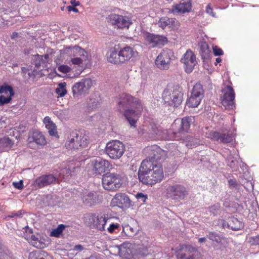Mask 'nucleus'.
<instances>
[{
    "label": "nucleus",
    "mask_w": 259,
    "mask_h": 259,
    "mask_svg": "<svg viewBox=\"0 0 259 259\" xmlns=\"http://www.w3.org/2000/svg\"><path fill=\"white\" fill-rule=\"evenodd\" d=\"M138 179L144 185H153L163 178V171L160 163H155L145 159L142 162L138 172Z\"/></svg>",
    "instance_id": "f257e3e1"
},
{
    "label": "nucleus",
    "mask_w": 259,
    "mask_h": 259,
    "mask_svg": "<svg viewBox=\"0 0 259 259\" xmlns=\"http://www.w3.org/2000/svg\"><path fill=\"white\" fill-rule=\"evenodd\" d=\"M117 110L122 113H140L147 111L141 101L131 95L122 93L115 99Z\"/></svg>",
    "instance_id": "f03ea898"
},
{
    "label": "nucleus",
    "mask_w": 259,
    "mask_h": 259,
    "mask_svg": "<svg viewBox=\"0 0 259 259\" xmlns=\"http://www.w3.org/2000/svg\"><path fill=\"white\" fill-rule=\"evenodd\" d=\"M136 53L133 48L126 46L120 48L116 45L111 48L107 54V60L113 64L124 63L128 61Z\"/></svg>",
    "instance_id": "7ed1b4c3"
},
{
    "label": "nucleus",
    "mask_w": 259,
    "mask_h": 259,
    "mask_svg": "<svg viewBox=\"0 0 259 259\" xmlns=\"http://www.w3.org/2000/svg\"><path fill=\"white\" fill-rule=\"evenodd\" d=\"M89 144L88 136L77 131L70 133L65 146L67 149L74 151L85 148Z\"/></svg>",
    "instance_id": "20e7f679"
},
{
    "label": "nucleus",
    "mask_w": 259,
    "mask_h": 259,
    "mask_svg": "<svg viewBox=\"0 0 259 259\" xmlns=\"http://www.w3.org/2000/svg\"><path fill=\"white\" fill-rule=\"evenodd\" d=\"M183 97V89L178 85L165 89L162 94L164 102L174 107H177L181 104Z\"/></svg>",
    "instance_id": "39448f33"
},
{
    "label": "nucleus",
    "mask_w": 259,
    "mask_h": 259,
    "mask_svg": "<svg viewBox=\"0 0 259 259\" xmlns=\"http://www.w3.org/2000/svg\"><path fill=\"white\" fill-rule=\"evenodd\" d=\"M122 177L114 172H107L103 176L102 185L108 191H116L122 185Z\"/></svg>",
    "instance_id": "423d86ee"
},
{
    "label": "nucleus",
    "mask_w": 259,
    "mask_h": 259,
    "mask_svg": "<svg viewBox=\"0 0 259 259\" xmlns=\"http://www.w3.org/2000/svg\"><path fill=\"white\" fill-rule=\"evenodd\" d=\"M124 145L118 140L108 142L105 148L106 153L113 159L120 158L124 153Z\"/></svg>",
    "instance_id": "0eeeda50"
},
{
    "label": "nucleus",
    "mask_w": 259,
    "mask_h": 259,
    "mask_svg": "<svg viewBox=\"0 0 259 259\" xmlns=\"http://www.w3.org/2000/svg\"><path fill=\"white\" fill-rule=\"evenodd\" d=\"M222 96L221 97V103L225 108L231 110L235 107V92L233 88L226 85L222 90Z\"/></svg>",
    "instance_id": "6e6552de"
},
{
    "label": "nucleus",
    "mask_w": 259,
    "mask_h": 259,
    "mask_svg": "<svg viewBox=\"0 0 259 259\" xmlns=\"http://www.w3.org/2000/svg\"><path fill=\"white\" fill-rule=\"evenodd\" d=\"M204 96V90L202 85L199 83H196L191 93V96L188 99L187 105L189 107H196L200 104Z\"/></svg>",
    "instance_id": "1a4fd4ad"
},
{
    "label": "nucleus",
    "mask_w": 259,
    "mask_h": 259,
    "mask_svg": "<svg viewBox=\"0 0 259 259\" xmlns=\"http://www.w3.org/2000/svg\"><path fill=\"white\" fill-rule=\"evenodd\" d=\"M174 57V53L170 49H164L158 55L155 60V64L160 69H168L170 61Z\"/></svg>",
    "instance_id": "9d476101"
},
{
    "label": "nucleus",
    "mask_w": 259,
    "mask_h": 259,
    "mask_svg": "<svg viewBox=\"0 0 259 259\" xmlns=\"http://www.w3.org/2000/svg\"><path fill=\"white\" fill-rule=\"evenodd\" d=\"M144 152L148 155V157L146 159L155 163H158L157 161L164 158L166 155V151L161 149L157 145L147 147L144 149Z\"/></svg>",
    "instance_id": "9b49d317"
},
{
    "label": "nucleus",
    "mask_w": 259,
    "mask_h": 259,
    "mask_svg": "<svg viewBox=\"0 0 259 259\" xmlns=\"http://www.w3.org/2000/svg\"><path fill=\"white\" fill-rule=\"evenodd\" d=\"M111 166L108 160L100 157L92 159L88 164V166L92 168L93 172L98 175L105 172Z\"/></svg>",
    "instance_id": "f8f14e48"
},
{
    "label": "nucleus",
    "mask_w": 259,
    "mask_h": 259,
    "mask_svg": "<svg viewBox=\"0 0 259 259\" xmlns=\"http://www.w3.org/2000/svg\"><path fill=\"white\" fill-rule=\"evenodd\" d=\"M207 134V137L212 140L223 144L231 143L234 139L232 133L227 130L221 132L211 131Z\"/></svg>",
    "instance_id": "ddd939ff"
},
{
    "label": "nucleus",
    "mask_w": 259,
    "mask_h": 259,
    "mask_svg": "<svg viewBox=\"0 0 259 259\" xmlns=\"http://www.w3.org/2000/svg\"><path fill=\"white\" fill-rule=\"evenodd\" d=\"M92 81L90 78H86L75 83L72 88V92L74 98L86 94L92 86Z\"/></svg>",
    "instance_id": "4468645a"
},
{
    "label": "nucleus",
    "mask_w": 259,
    "mask_h": 259,
    "mask_svg": "<svg viewBox=\"0 0 259 259\" xmlns=\"http://www.w3.org/2000/svg\"><path fill=\"white\" fill-rule=\"evenodd\" d=\"M166 191L169 197L176 200L184 199L188 195L186 188L183 185L179 184L169 186Z\"/></svg>",
    "instance_id": "2eb2a0df"
},
{
    "label": "nucleus",
    "mask_w": 259,
    "mask_h": 259,
    "mask_svg": "<svg viewBox=\"0 0 259 259\" xmlns=\"http://www.w3.org/2000/svg\"><path fill=\"white\" fill-rule=\"evenodd\" d=\"M107 20L108 22L120 28H128L132 23L128 17L116 14H110L107 17Z\"/></svg>",
    "instance_id": "dca6fc26"
},
{
    "label": "nucleus",
    "mask_w": 259,
    "mask_h": 259,
    "mask_svg": "<svg viewBox=\"0 0 259 259\" xmlns=\"http://www.w3.org/2000/svg\"><path fill=\"white\" fill-rule=\"evenodd\" d=\"M146 45L149 48H154L164 45L167 41V38L163 35L146 33L145 35Z\"/></svg>",
    "instance_id": "f3484780"
},
{
    "label": "nucleus",
    "mask_w": 259,
    "mask_h": 259,
    "mask_svg": "<svg viewBox=\"0 0 259 259\" xmlns=\"http://www.w3.org/2000/svg\"><path fill=\"white\" fill-rule=\"evenodd\" d=\"M149 133L151 135L152 138L160 139L163 140H168L174 138L171 136H169L168 134V131L164 130L159 125L155 123L150 124Z\"/></svg>",
    "instance_id": "a211bd4d"
},
{
    "label": "nucleus",
    "mask_w": 259,
    "mask_h": 259,
    "mask_svg": "<svg viewBox=\"0 0 259 259\" xmlns=\"http://www.w3.org/2000/svg\"><path fill=\"white\" fill-rule=\"evenodd\" d=\"M181 62L184 64L186 72L190 73L192 71L194 66L197 64L196 56L194 53L190 50H188L184 54Z\"/></svg>",
    "instance_id": "6ab92c4d"
},
{
    "label": "nucleus",
    "mask_w": 259,
    "mask_h": 259,
    "mask_svg": "<svg viewBox=\"0 0 259 259\" xmlns=\"http://www.w3.org/2000/svg\"><path fill=\"white\" fill-rule=\"evenodd\" d=\"M59 183L58 178L53 174L45 175L36 179L34 185L38 188H42L49 185Z\"/></svg>",
    "instance_id": "aec40b11"
},
{
    "label": "nucleus",
    "mask_w": 259,
    "mask_h": 259,
    "mask_svg": "<svg viewBox=\"0 0 259 259\" xmlns=\"http://www.w3.org/2000/svg\"><path fill=\"white\" fill-rule=\"evenodd\" d=\"M109 219L107 214L105 212H101L97 216L95 214H92L89 219L90 221L93 222L94 225L100 231L105 230V225L107 220Z\"/></svg>",
    "instance_id": "412c9836"
},
{
    "label": "nucleus",
    "mask_w": 259,
    "mask_h": 259,
    "mask_svg": "<svg viewBox=\"0 0 259 259\" xmlns=\"http://www.w3.org/2000/svg\"><path fill=\"white\" fill-rule=\"evenodd\" d=\"M70 52L73 53L76 57L71 59V62L73 64L80 65L82 64L84 60H86V52L78 46H74L69 48Z\"/></svg>",
    "instance_id": "4be33fe9"
},
{
    "label": "nucleus",
    "mask_w": 259,
    "mask_h": 259,
    "mask_svg": "<svg viewBox=\"0 0 259 259\" xmlns=\"http://www.w3.org/2000/svg\"><path fill=\"white\" fill-rule=\"evenodd\" d=\"M112 202L121 208H128L131 205V200L125 193L116 194L113 198Z\"/></svg>",
    "instance_id": "5701e85b"
},
{
    "label": "nucleus",
    "mask_w": 259,
    "mask_h": 259,
    "mask_svg": "<svg viewBox=\"0 0 259 259\" xmlns=\"http://www.w3.org/2000/svg\"><path fill=\"white\" fill-rule=\"evenodd\" d=\"M224 228H230L233 230L237 231L243 228L244 224L241 221L234 217H230L228 221H224L222 224Z\"/></svg>",
    "instance_id": "b1692460"
},
{
    "label": "nucleus",
    "mask_w": 259,
    "mask_h": 259,
    "mask_svg": "<svg viewBox=\"0 0 259 259\" xmlns=\"http://www.w3.org/2000/svg\"><path fill=\"white\" fill-rule=\"evenodd\" d=\"M191 0H182L179 4L174 6L170 10L172 13H185L189 12L191 9Z\"/></svg>",
    "instance_id": "393cba45"
},
{
    "label": "nucleus",
    "mask_w": 259,
    "mask_h": 259,
    "mask_svg": "<svg viewBox=\"0 0 259 259\" xmlns=\"http://www.w3.org/2000/svg\"><path fill=\"white\" fill-rule=\"evenodd\" d=\"M83 204L88 206L95 205L98 201V196L95 192H86L82 197Z\"/></svg>",
    "instance_id": "a878e982"
},
{
    "label": "nucleus",
    "mask_w": 259,
    "mask_h": 259,
    "mask_svg": "<svg viewBox=\"0 0 259 259\" xmlns=\"http://www.w3.org/2000/svg\"><path fill=\"white\" fill-rule=\"evenodd\" d=\"M29 146L33 143L37 145H44L46 143V140L44 135L38 131L33 132L31 136L28 138Z\"/></svg>",
    "instance_id": "bb28decb"
},
{
    "label": "nucleus",
    "mask_w": 259,
    "mask_h": 259,
    "mask_svg": "<svg viewBox=\"0 0 259 259\" xmlns=\"http://www.w3.org/2000/svg\"><path fill=\"white\" fill-rule=\"evenodd\" d=\"M44 122L48 130V133L50 135L52 136H56L57 135L56 126L49 116H47L44 118Z\"/></svg>",
    "instance_id": "cd10ccee"
},
{
    "label": "nucleus",
    "mask_w": 259,
    "mask_h": 259,
    "mask_svg": "<svg viewBox=\"0 0 259 259\" xmlns=\"http://www.w3.org/2000/svg\"><path fill=\"white\" fill-rule=\"evenodd\" d=\"M49 55H36L34 56L33 61L34 65L36 67H39L41 64H46L48 62Z\"/></svg>",
    "instance_id": "c85d7f7f"
},
{
    "label": "nucleus",
    "mask_w": 259,
    "mask_h": 259,
    "mask_svg": "<svg viewBox=\"0 0 259 259\" xmlns=\"http://www.w3.org/2000/svg\"><path fill=\"white\" fill-rule=\"evenodd\" d=\"M114 249L117 250L118 255L120 257L125 258L128 257L131 250L124 244H121L119 246H116Z\"/></svg>",
    "instance_id": "c756f323"
},
{
    "label": "nucleus",
    "mask_w": 259,
    "mask_h": 259,
    "mask_svg": "<svg viewBox=\"0 0 259 259\" xmlns=\"http://www.w3.org/2000/svg\"><path fill=\"white\" fill-rule=\"evenodd\" d=\"M211 51L206 42H202L200 47V54L202 59H207L209 58Z\"/></svg>",
    "instance_id": "7c9ffc66"
},
{
    "label": "nucleus",
    "mask_w": 259,
    "mask_h": 259,
    "mask_svg": "<svg viewBox=\"0 0 259 259\" xmlns=\"http://www.w3.org/2000/svg\"><path fill=\"white\" fill-rule=\"evenodd\" d=\"M28 259H52L48 254L46 256L40 250H36L29 253Z\"/></svg>",
    "instance_id": "2f4dec72"
},
{
    "label": "nucleus",
    "mask_w": 259,
    "mask_h": 259,
    "mask_svg": "<svg viewBox=\"0 0 259 259\" xmlns=\"http://www.w3.org/2000/svg\"><path fill=\"white\" fill-rule=\"evenodd\" d=\"M191 122L192 118L190 117L187 116L182 118L180 132H187L190 127V124Z\"/></svg>",
    "instance_id": "473e14b6"
},
{
    "label": "nucleus",
    "mask_w": 259,
    "mask_h": 259,
    "mask_svg": "<svg viewBox=\"0 0 259 259\" xmlns=\"http://www.w3.org/2000/svg\"><path fill=\"white\" fill-rule=\"evenodd\" d=\"M13 142L9 137H4L0 140V148L6 150L11 148Z\"/></svg>",
    "instance_id": "72a5a7b5"
},
{
    "label": "nucleus",
    "mask_w": 259,
    "mask_h": 259,
    "mask_svg": "<svg viewBox=\"0 0 259 259\" xmlns=\"http://www.w3.org/2000/svg\"><path fill=\"white\" fill-rule=\"evenodd\" d=\"M131 127H136V123L139 119L138 114H123Z\"/></svg>",
    "instance_id": "f704fd0d"
},
{
    "label": "nucleus",
    "mask_w": 259,
    "mask_h": 259,
    "mask_svg": "<svg viewBox=\"0 0 259 259\" xmlns=\"http://www.w3.org/2000/svg\"><path fill=\"white\" fill-rule=\"evenodd\" d=\"M98 102L95 100H90L88 103L87 105L85 107L84 111L87 112H91L95 111L98 107Z\"/></svg>",
    "instance_id": "c9c22d12"
},
{
    "label": "nucleus",
    "mask_w": 259,
    "mask_h": 259,
    "mask_svg": "<svg viewBox=\"0 0 259 259\" xmlns=\"http://www.w3.org/2000/svg\"><path fill=\"white\" fill-rule=\"evenodd\" d=\"M0 94H4L8 96H13L14 92L13 88L9 85H3L0 87Z\"/></svg>",
    "instance_id": "e433bc0d"
},
{
    "label": "nucleus",
    "mask_w": 259,
    "mask_h": 259,
    "mask_svg": "<svg viewBox=\"0 0 259 259\" xmlns=\"http://www.w3.org/2000/svg\"><path fill=\"white\" fill-rule=\"evenodd\" d=\"M66 227V226L63 224L59 225L56 228L53 229L51 232L50 236L57 238L60 237Z\"/></svg>",
    "instance_id": "4c0bfd02"
},
{
    "label": "nucleus",
    "mask_w": 259,
    "mask_h": 259,
    "mask_svg": "<svg viewBox=\"0 0 259 259\" xmlns=\"http://www.w3.org/2000/svg\"><path fill=\"white\" fill-rule=\"evenodd\" d=\"M207 237L210 240L220 243L222 242L223 237L215 232H210L207 235Z\"/></svg>",
    "instance_id": "58836bf2"
},
{
    "label": "nucleus",
    "mask_w": 259,
    "mask_h": 259,
    "mask_svg": "<svg viewBox=\"0 0 259 259\" xmlns=\"http://www.w3.org/2000/svg\"><path fill=\"white\" fill-rule=\"evenodd\" d=\"M66 83L65 82H60L56 89V93L60 97L64 96L67 93L66 90Z\"/></svg>",
    "instance_id": "ea45409f"
},
{
    "label": "nucleus",
    "mask_w": 259,
    "mask_h": 259,
    "mask_svg": "<svg viewBox=\"0 0 259 259\" xmlns=\"http://www.w3.org/2000/svg\"><path fill=\"white\" fill-rule=\"evenodd\" d=\"M122 232H123L126 236L130 237H133L137 234V230L134 229L133 227L127 225L122 227Z\"/></svg>",
    "instance_id": "a19ab883"
},
{
    "label": "nucleus",
    "mask_w": 259,
    "mask_h": 259,
    "mask_svg": "<svg viewBox=\"0 0 259 259\" xmlns=\"http://www.w3.org/2000/svg\"><path fill=\"white\" fill-rule=\"evenodd\" d=\"M9 254V250L6 246L2 244L0 240V259H6Z\"/></svg>",
    "instance_id": "79ce46f5"
},
{
    "label": "nucleus",
    "mask_w": 259,
    "mask_h": 259,
    "mask_svg": "<svg viewBox=\"0 0 259 259\" xmlns=\"http://www.w3.org/2000/svg\"><path fill=\"white\" fill-rule=\"evenodd\" d=\"M220 204L217 203L211 206L208 207L207 209L210 214H213V215H216L219 213V212L220 210Z\"/></svg>",
    "instance_id": "37998d69"
},
{
    "label": "nucleus",
    "mask_w": 259,
    "mask_h": 259,
    "mask_svg": "<svg viewBox=\"0 0 259 259\" xmlns=\"http://www.w3.org/2000/svg\"><path fill=\"white\" fill-rule=\"evenodd\" d=\"M227 165L230 166L231 168L237 169L238 165V160L232 157H229L227 159Z\"/></svg>",
    "instance_id": "c03bdc74"
},
{
    "label": "nucleus",
    "mask_w": 259,
    "mask_h": 259,
    "mask_svg": "<svg viewBox=\"0 0 259 259\" xmlns=\"http://www.w3.org/2000/svg\"><path fill=\"white\" fill-rule=\"evenodd\" d=\"M107 230L110 233H117L120 230V227L118 224H111L108 227Z\"/></svg>",
    "instance_id": "a18cd8bd"
},
{
    "label": "nucleus",
    "mask_w": 259,
    "mask_h": 259,
    "mask_svg": "<svg viewBox=\"0 0 259 259\" xmlns=\"http://www.w3.org/2000/svg\"><path fill=\"white\" fill-rule=\"evenodd\" d=\"M169 18L167 17H164L161 18L158 21V25L159 27L164 29L166 26L169 25Z\"/></svg>",
    "instance_id": "49530a36"
},
{
    "label": "nucleus",
    "mask_w": 259,
    "mask_h": 259,
    "mask_svg": "<svg viewBox=\"0 0 259 259\" xmlns=\"http://www.w3.org/2000/svg\"><path fill=\"white\" fill-rule=\"evenodd\" d=\"M12 96L5 97L4 95L0 96V105H3L5 104L9 103L12 100Z\"/></svg>",
    "instance_id": "de8ad7c7"
},
{
    "label": "nucleus",
    "mask_w": 259,
    "mask_h": 259,
    "mask_svg": "<svg viewBox=\"0 0 259 259\" xmlns=\"http://www.w3.org/2000/svg\"><path fill=\"white\" fill-rule=\"evenodd\" d=\"M30 241L32 244L36 247H40V242L38 240V238L34 235L31 237Z\"/></svg>",
    "instance_id": "09e8293b"
},
{
    "label": "nucleus",
    "mask_w": 259,
    "mask_h": 259,
    "mask_svg": "<svg viewBox=\"0 0 259 259\" xmlns=\"http://www.w3.org/2000/svg\"><path fill=\"white\" fill-rule=\"evenodd\" d=\"M58 70L61 72L66 73L70 72L71 68L67 65H62L58 67Z\"/></svg>",
    "instance_id": "8fccbe9b"
},
{
    "label": "nucleus",
    "mask_w": 259,
    "mask_h": 259,
    "mask_svg": "<svg viewBox=\"0 0 259 259\" xmlns=\"http://www.w3.org/2000/svg\"><path fill=\"white\" fill-rule=\"evenodd\" d=\"M136 197L138 200L142 201V202H145L148 198L147 195H144L143 193L141 192L138 193L136 195Z\"/></svg>",
    "instance_id": "3c124183"
},
{
    "label": "nucleus",
    "mask_w": 259,
    "mask_h": 259,
    "mask_svg": "<svg viewBox=\"0 0 259 259\" xmlns=\"http://www.w3.org/2000/svg\"><path fill=\"white\" fill-rule=\"evenodd\" d=\"M12 185L16 189L21 190L23 188V182L22 180H20L19 182H14L12 183Z\"/></svg>",
    "instance_id": "603ef678"
},
{
    "label": "nucleus",
    "mask_w": 259,
    "mask_h": 259,
    "mask_svg": "<svg viewBox=\"0 0 259 259\" xmlns=\"http://www.w3.org/2000/svg\"><path fill=\"white\" fill-rule=\"evenodd\" d=\"M213 52L215 56H221L223 54V50L217 46L213 47Z\"/></svg>",
    "instance_id": "864d4df0"
},
{
    "label": "nucleus",
    "mask_w": 259,
    "mask_h": 259,
    "mask_svg": "<svg viewBox=\"0 0 259 259\" xmlns=\"http://www.w3.org/2000/svg\"><path fill=\"white\" fill-rule=\"evenodd\" d=\"M22 212H23L22 210H19V211H18L17 212H12L11 214H10L8 216V217H9V218H14V217L21 218V217H22V215L23 214Z\"/></svg>",
    "instance_id": "5fc2aeb1"
},
{
    "label": "nucleus",
    "mask_w": 259,
    "mask_h": 259,
    "mask_svg": "<svg viewBox=\"0 0 259 259\" xmlns=\"http://www.w3.org/2000/svg\"><path fill=\"white\" fill-rule=\"evenodd\" d=\"M169 27H175L177 25L178 21L175 18H169Z\"/></svg>",
    "instance_id": "6e6d98bb"
},
{
    "label": "nucleus",
    "mask_w": 259,
    "mask_h": 259,
    "mask_svg": "<svg viewBox=\"0 0 259 259\" xmlns=\"http://www.w3.org/2000/svg\"><path fill=\"white\" fill-rule=\"evenodd\" d=\"M178 256L181 259H193L191 255H187L186 253H181L178 254Z\"/></svg>",
    "instance_id": "4d7b16f0"
},
{
    "label": "nucleus",
    "mask_w": 259,
    "mask_h": 259,
    "mask_svg": "<svg viewBox=\"0 0 259 259\" xmlns=\"http://www.w3.org/2000/svg\"><path fill=\"white\" fill-rule=\"evenodd\" d=\"M84 249V247L81 244H77L74 246L72 249L73 251H81Z\"/></svg>",
    "instance_id": "13d9d810"
},
{
    "label": "nucleus",
    "mask_w": 259,
    "mask_h": 259,
    "mask_svg": "<svg viewBox=\"0 0 259 259\" xmlns=\"http://www.w3.org/2000/svg\"><path fill=\"white\" fill-rule=\"evenodd\" d=\"M229 184L230 186L236 188L238 186L237 181L235 179H230L228 181Z\"/></svg>",
    "instance_id": "bf43d9fd"
},
{
    "label": "nucleus",
    "mask_w": 259,
    "mask_h": 259,
    "mask_svg": "<svg viewBox=\"0 0 259 259\" xmlns=\"http://www.w3.org/2000/svg\"><path fill=\"white\" fill-rule=\"evenodd\" d=\"M206 12L207 14L210 15L214 17V14L213 13V11L212 8L210 7V5H208L206 7Z\"/></svg>",
    "instance_id": "052dcab7"
},
{
    "label": "nucleus",
    "mask_w": 259,
    "mask_h": 259,
    "mask_svg": "<svg viewBox=\"0 0 259 259\" xmlns=\"http://www.w3.org/2000/svg\"><path fill=\"white\" fill-rule=\"evenodd\" d=\"M67 9L68 10V11H69V12L73 11L75 13L78 12V9H76L75 8V7H74V6H69L67 7Z\"/></svg>",
    "instance_id": "680f3d73"
},
{
    "label": "nucleus",
    "mask_w": 259,
    "mask_h": 259,
    "mask_svg": "<svg viewBox=\"0 0 259 259\" xmlns=\"http://www.w3.org/2000/svg\"><path fill=\"white\" fill-rule=\"evenodd\" d=\"M70 3L74 7L78 6L80 5V3L76 0H71Z\"/></svg>",
    "instance_id": "e2e57ef3"
},
{
    "label": "nucleus",
    "mask_w": 259,
    "mask_h": 259,
    "mask_svg": "<svg viewBox=\"0 0 259 259\" xmlns=\"http://www.w3.org/2000/svg\"><path fill=\"white\" fill-rule=\"evenodd\" d=\"M18 36V33L16 32H14L12 33L11 36V39H16Z\"/></svg>",
    "instance_id": "0e129e2a"
},
{
    "label": "nucleus",
    "mask_w": 259,
    "mask_h": 259,
    "mask_svg": "<svg viewBox=\"0 0 259 259\" xmlns=\"http://www.w3.org/2000/svg\"><path fill=\"white\" fill-rule=\"evenodd\" d=\"M116 246H119V245H114L113 246H111L110 247L111 248V250L112 251H113L114 252V254L115 255H118V251L117 250H116L115 249H114V248L116 247Z\"/></svg>",
    "instance_id": "69168bd1"
},
{
    "label": "nucleus",
    "mask_w": 259,
    "mask_h": 259,
    "mask_svg": "<svg viewBox=\"0 0 259 259\" xmlns=\"http://www.w3.org/2000/svg\"><path fill=\"white\" fill-rule=\"evenodd\" d=\"M206 241V237H202V238H199L198 239V242L199 243L205 242Z\"/></svg>",
    "instance_id": "338daca9"
},
{
    "label": "nucleus",
    "mask_w": 259,
    "mask_h": 259,
    "mask_svg": "<svg viewBox=\"0 0 259 259\" xmlns=\"http://www.w3.org/2000/svg\"><path fill=\"white\" fill-rule=\"evenodd\" d=\"M253 240H254L255 243H258L259 238L258 237H255V238H253Z\"/></svg>",
    "instance_id": "774afa93"
}]
</instances>
